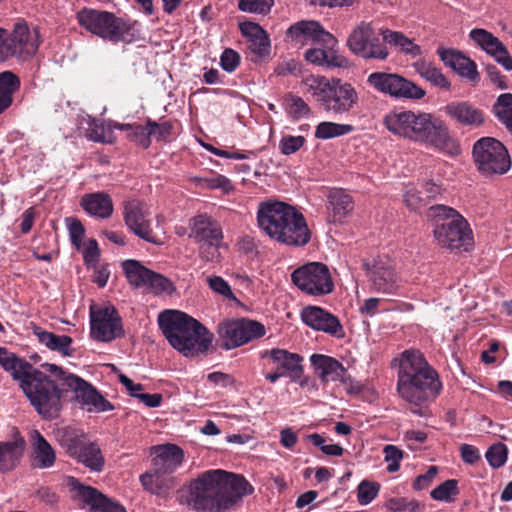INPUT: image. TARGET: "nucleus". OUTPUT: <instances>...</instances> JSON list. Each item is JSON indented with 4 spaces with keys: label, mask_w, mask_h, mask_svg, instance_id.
Here are the masks:
<instances>
[{
    "label": "nucleus",
    "mask_w": 512,
    "mask_h": 512,
    "mask_svg": "<svg viewBox=\"0 0 512 512\" xmlns=\"http://www.w3.org/2000/svg\"><path fill=\"white\" fill-rule=\"evenodd\" d=\"M90 336L103 343L125 336L122 319L114 306L90 307Z\"/></svg>",
    "instance_id": "nucleus-15"
},
{
    "label": "nucleus",
    "mask_w": 512,
    "mask_h": 512,
    "mask_svg": "<svg viewBox=\"0 0 512 512\" xmlns=\"http://www.w3.org/2000/svg\"><path fill=\"white\" fill-rule=\"evenodd\" d=\"M86 136L89 140L99 143H113V128L101 121H93L87 129Z\"/></svg>",
    "instance_id": "nucleus-44"
},
{
    "label": "nucleus",
    "mask_w": 512,
    "mask_h": 512,
    "mask_svg": "<svg viewBox=\"0 0 512 512\" xmlns=\"http://www.w3.org/2000/svg\"><path fill=\"white\" fill-rule=\"evenodd\" d=\"M207 283L214 292L224 296L229 300H236L230 285L220 276H211L207 278Z\"/></svg>",
    "instance_id": "nucleus-56"
},
{
    "label": "nucleus",
    "mask_w": 512,
    "mask_h": 512,
    "mask_svg": "<svg viewBox=\"0 0 512 512\" xmlns=\"http://www.w3.org/2000/svg\"><path fill=\"white\" fill-rule=\"evenodd\" d=\"M396 362L399 396L411 405L414 414L427 416L428 404L434 401L442 390L438 372L417 349L403 351L393 360V364Z\"/></svg>",
    "instance_id": "nucleus-2"
},
{
    "label": "nucleus",
    "mask_w": 512,
    "mask_h": 512,
    "mask_svg": "<svg viewBox=\"0 0 512 512\" xmlns=\"http://www.w3.org/2000/svg\"><path fill=\"white\" fill-rule=\"evenodd\" d=\"M306 439L328 456H342L344 449L338 444H325V439L318 433L307 435Z\"/></svg>",
    "instance_id": "nucleus-51"
},
{
    "label": "nucleus",
    "mask_w": 512,
    "mask_h": 512,
    "mask_svg": "<svg viewBox=\"0 0 512 512\" xmlns=\"http://www.w3.org/2000/svg\"><path fill=\"white\" fill-rule=\"evenodd\" d=\"M147 123L149 128L148 134H150V139L154 137L158 142L170 141L174 127L171 121L156 122L148 118Z\"/></svg>",
    "instance_id": "nucleus-46"
},
{
    "label": "nucleus",
    "mask_w": 512,
    "mask_h": 512,
    "mask_svg": "<svg viewBox=\"0 0 512 512\" xmlns=\"http://www.w3.org/2000/svg\"><path fill=\"white\" fill-rule=\"evenodd\" d=\"M437 54L441 61L460 77L465 78L472 86H477L481 80L477 64L468 56L456 49L439 47Z\"/></svg>",
    "instance_id": "nucleus-24"
},
{
    "label": "nucleus",
    "mask_w": 512,
    "mask_h": 512,
    "mask_svg": "<svg viewBox=\"0 0 512 512\" xmlns=\"http://www.w3.org/2000/svg\"><path fill=\"white\" fill-rule=\"evenodd\" d=\"M484 70L493 85L502 90L508 88L506 77L501 74L494 64H486Z\"/></svg>",
    "instance_id": "nucleus-61"
},
{
    "label": "nucleus",
    "mask_w": 512,
    "mask_h": 512,
    "mask_svg": "<svg viewBox=\"0 0 512 512\" xmlns=\"http://www.w3.org/2000/svg\"><path fill=\"white\" fill-rule=\"evenodd\" d=\"M370 287L374 292L386 295H400L401 279L394 267L383 261H377L368 270Z\"/></svg>",
    "instance_id": "nucleus-23"
},
{
    "label": "nucleus",
    "mask_w": 512,
    "mask_h": 512,
    "mask_svg": "<svg viewBox=\"0 0 512 512\" xmlns=\"http://www.w3.org/2000/svg\"><path fill=\"white\" fill-rule=\"evenodd\" d=\"M239 64V54L231 48H226L220 57V65L222 69L226 72L231 73L236 70Z\"/></svg>",
    "instance_id": "nucleus-59"
},
{
    "label": "nucleus",
    "mask_w": 512,
    "mask_h": 512,
    "mask_svg": "<svg viewBox=\"0 0 512 512\" xmlns=\"http://www.w3.org/2000/svg\"><path fill=\"white\" fill-rule=\"evenodd\" d=\"M492 112L512 134V93L500 94L492 106Z\"/></svg>",
    "instance_id": "nucleus-39"
},
{
    "label": "nucleus",
    "mask_w": 512,
    "mask_h": 512,
    "mask_svg": "<svg viewBox=\"0 0 512 512\" xmlns=\"http://www.w3.org/2000/svg\"><path fill=\"white\" fill-rule=\"evenodd\" d=\"M354 130L349 124H338L334 122H321L316 126L315 137L317 139H331L343 135H347Z\"/></svg>",
    "instance_id": "nucleus-43"
},
{
    "label": "nucleus",
    "mask_w": 512,
    "mask_h": 512,
    "mask_svg": "<svg viewBox=\"0 0 512 512\" xmlns=\"http://www.w3.org/2000/svg\"><path fill=\"white\" fill-rule=\"evenodd\" d=\"M462 460L470 465L475 464L481 458L478 448L470 444H462L460 446Z\"/></svg>",
    "instance_id": "nucleus-64"
},
{
    "label": "nucleus",
    "mask_w": 512,
    "mask_h": 512,
    "mask_svg": "<svg viewBox=\"0 0 512 512\" xmlns=\"http://www.w3.org/2000/svg\"><path fill=\"white\" fill-rule=\"evenodd\" d=\"M158 324L169 344L186 357L206 353L213 334L198 320L179 310H165Z\"/></svg>",
    "instance_id": "nucleus-7"
},
{
    "label": "nucleus",
    "mask_w": 512,
    "mask_h": 512,
    "mask_svg": "<svg viewBox=\"0 0 512 512\" xmlns=\"http://www.w3.org/2000/svg\"><path fill=\"white\" fill-rule=\"evenodd\" d=\"M123 270L127 277L128 282L136 288H145L150 269L143 266L137 260H126L123 263Z\"/></svg>",
    "instance_id": "nucleus-40"
},
{
    "label": "nucleus",
    "mask_w": 512,
    "mask_h": 512,
    "mask_svg": "<svg viewBox=\"0 0 512 512\" xmlns=\"http://www.w3.org/2000/svg\"><path fill=\"white\" fill-rule=\"evenodd\" d=\"M445 114L457 124L479 127L485 122L483 110L469 101H452L443 107Z\"/></svg>",
    "instance_id": "nucleus-27"
},
{
    "label": "nucleus",
    "mask_w": 512,
    "mask_h": 512,
    "mask_svg": "<svg viewBox=\"0 0 512 512\" xmlns=\"http://www.w3.org/2000/svg\"><path fill=\"white\" fill-rule=\"evenodd\" d=\"M253 492V486L242 475L208 470L190 484L189 503L197 511L222 512Z\"/></svg>",
    "instance_id": "nucleus-3"
},
{
    "label": "nucleus",
    "mask_w": 512,
    "mask_h": 512,
    "mask_svg": "<svg viewBox=\"0 0 512 512\" xmlns=\"http://www.w3.org/2000/svg\"><path fill=\"white\" fill-rule=\"evenodd\" d=\"M124 223L127 228L144 241L162 245V240L153 232L146 205L137 199L125 201L123 208Z\"/></svg>",
    "instance_id": "nucleus-19"
},
{
    "label": "nucleus",
    "mask_w": 512,
    "mask_h": 512,
    "mask_svg": "<svg viewBox=\"0 0 512 512\" xmlns=\"http://www.w3.org/2000/svg\"><path fill=\"white\" fill-rule=\"evenodd\" d=\"M426 218L433 226V236L439 247L467 250L473 245V232L468 221L454 208L433 205L427 209Z\"/></svg>",
    "instance_id": "nucleus-8"
},
{
    "label": "nucleus",
    "mask_w": 512,
    "mask_h": 512,
    "mask_svg": "<svg viewBox=\"0 0 512 512\" xmlns=\"http://www.w3.org/2000/svg\"><path fill=\"white\" fill-rule=\"evenodd\" d=\"M310 362L322 382L341 380L346 373L342 363L331 356L313 354L310 357Z\"/></svg>",
    "instance_id": "nucleus-33"
},
{
    "label": "nucleus",
    "mask_w": 512,
    "mask_h": 512,
    "mask_svg": "<svg viewBox=\"0 0 512 512\" xmlns=\"http://www.w3.org/2000/svg\"><path fill=\"white\" fill-rule=\"evenodd\" d=\"M33 334L37 337L38 341L45 345L52 351H57L63 356H72L74 350L71 349L73 342L72 338L68 335H56L52 332L46 331L39 326H34Z\"/></svg>",
    "instance_id": "nucleus-35"
},
{
    "label": "nucleus",
    "mask_w": 512,
    "mask_h": 512,
    "mask_svg": "<svg viewBox=\"0 0 512 512\" xmlns=\"http://www.w3.org/2000/svg\"><path fill=\"white\" fill-rule=\"evenodd\" d=\"M40 45L39 32L30 30L25 22L14 25L12 32L0 28V61L17 57L29 59L37 52Z\"/></svg>",
    "instance_id": "nucleus-11"
},
{
    "label": "nucleus",
    "mask_w": 512,
    "mask_h": 512,
    "mask_svg": "<svg viewBox=\"0 0 512 512\" xmlns=\"http://www.w3.org/2000/svg\"><path fill=\"white\" fill-rule=\"evenodd\" d=\"M367 83L378 92L395 98L419 100L426 95L420 86L394 73L373 72L367 77Z\"/></svg>",
    "instance_id": "nucleus-17"
},
{
    "label": "nucleus",
    "mask_w": 512,
    "mask_h": 512,
    "mask_svg": "<svg viewBox=\"0 0 512 512\" xmlns=\"http://www.w3.org/2000/svg\"><path fill=\"white\" fill-rule=\"evenodd\" d=\"M0 366L20 382L24 394L44 420H53L60 415L68 392H72V399L87 407L88 411L105 412L114 409L112 403L91 383L56 364L43 365L54 375L55 379H52L25 359L0 346Z\"/></svg>",
    "instance_id": "nucleus-1"
},
{
    "label": "nucleus",
    "mask_w": 512,
    "mask_h": 512,
    "mask_svg": "<svg viewBox=\"0 0 512 512\" xmlns=\"http://www.w3.org/2000/svg\"><path fill=\"white\" fill-rule=\"evenodd\" d=\"M31 455L30 463L34 469H48L56 462V452L46 438L38 431L30 434Z\"/></svg>",
    "instance_id": "nucleus-29"
},
{
    "label": "nucleus",
    "mask_w": 512,
    "mask_h": 512,
    "mask_svg": "<svg viewBox=\"0 0 512 512\" xmlns=\"http://www.w3.org/2000/svg\"><path fill=\"white\" fill-rule=\"evenodd\" d=\"M274 6V0H239L238 9L242 12L267 15Z\"/></svg>",
    "instance_id": "nucleus-49"
},
{
    "label": "nucleus",
    "mask_w": 512,
    "mask_h": 512,
    "mask_svg": "<svg viewBox=\"0 0 512 512\" xmlns=\"http://www.w3.org/2000/svg\"><path fill=\"white\" fill-rule=\"evenodd\" d=\"M80 207L89 216L102 220L110 218L114 212L113 200L104 191L84 194L80 199Z\"/></svg>",
    "instance_id": "nucleus-30"
},
{
    "label": "nucleus",
    "mask_w": 512,
    "mask_h": 512,
    "mask_svg": "<svg viewBox=\"0 0 512 512\" xmlns=\"http://www.w3.org/2000/svg\"><path fill=\"white\" fill-rule=\"evenodd\" d=\"M387 506L395 512H417L419 510V503L407 498H391Z\"/></svg>",
    "instance_id": "nucleus-58"
},
{
    "label": "nucleus",
    "mask_w": 512,
    "mask_h": 512,
    "mask_svg": "<svg viewBox=\"0 0 512 512\" xmlns=\"http://www.w3.org/2000/svg\"><path fill=\"white\" fill-rule=\"evenodd\" d=\"M66 220L69 221L68 230L71 243L79 249L85 235L84 226L77 218H67Z\"/></svg>",
    "instance_id": "nucleus-57"
},
{
    "label": "nucleus",
    "mask_w": 512,
    "mask_h": 512,
    "mask_svg": "<svg viewBox=\"0 0 512 512\" xmlns=\"http://www.w3.org/2000/svg\"><path fill=\"white\" fill-rule=\"evenodd\" d=\"M414 66L419 75L429 81L432 85L446 91L450 90L451 83L442 73L441 69L426 61H418Z\"/></svg>",
    "instance_id": "nucleus-38"
},
{
    "label": "nucleus",
    "mask_w": 512,
    "mask_h": 512,
    "mask_svg": "<svg viewBox=\"0 0 512 512\" xmlns=\"http://www.w3.org/2000/svg\"><path fill=\"white\" fill-rule=\"evenodd\" d=\"M26 449V441L16 430L11 441L0 442V474L15 470L21 463Z\"/></svg>",
    "instance_id": "nucleus-28"
},
{
    "label": "nucleus",
    "mask_w": 512,
    "mask_h": 512,
    "mask_svg": "<svg viewBox=\"0 0 512 512\" xmlns=\"http://www.w3.org/2000/svg\"><path fill=\"white\" fill-rule=\"evenodd\" d=\"M60 444L69 456L91 470L100 472L103 469L104 458L101 449L97 444L89 442L83 434L67 430L61 437Z\"/></svg>",
    "instance_id": "nucleus-18"
},
{
    "label": "nucleus",
    "mask_w": 512,
    "mask_h": 512,
    "mask_svg": "<svg viewBox=\"0 0 512 512\" xmlns=\"http://www.w3.org/2000/svg\"><path fill=\"white\" fill-rule=\"evenodd\" d=\"M472 155L477 170L484 176L502 175L511 168L506 147L495 138L483 137L477 140Z\"/></svg>",
    "instance_id": "nucleus-13"
},
{
    "label": "nucleus",
    "mask_w": 512,
    "mask_h": 512,
    "mask_svg": "<svg viewBox=\"0 0 512 512\" xmlns=\"http://www.w3.org/2000/svg\"><path fill=\"white\" fill-rule=\"evenodd\" d=\"M151 465L158 474H173L183 463L184 451L176 444H162L151 448Z\"/></svg>",
    "instance_id": "nucleus-25"
},
{
    "label": "nucleus",
    "mask_w": 512,
    "mask_h": 512,
    "mask_svg": "<svg viewBox=\"0 0 512 512\" xmlns=\"http://www.w3.org/2000/svg\"><path fill=\"white\" fill-rule=\"evenodd\" d=\"M285 111L293 119L305 118L310 114L308 104L299 96L293 93H287L282 101Z\"/></svg>",
    "instance_id": "nucleus-42"
},
{
    "label": "nucleus",
    "mask_w": 512,
    "mask_h": 512,
    "mask_svg": "<svg viewBox=\"0 0 512 512\" xmlns=\"http://www.w3.org/2000/svg\"><path fill=\"white\" fill-rule=\"evenodd\" d=\"M67 486L76 492V497L90 506L91 512H127L122 505L113 502L96 488L81 484L75 477L67 478Z\"/></svg>",
    "instance_id": "nucleus-22"
},
{
    "label": "nucleus",
    "mask_w": 512,
    "mask_h": 512,
    "mask_svg": "<svg viewBox=\"0 0 512 512\" xmlns=\"http://www.w3.org/2000/svg\"><path fill=\"white\" fill-rule=\"evenodd\" d=\"M247 48L257 59L269 55L271 44L268 34L266 33L256 39L247 41Z\"/></svg>",
    "instance_id": "nucleus-52"
},
{
    "label": "nucleus",
    "mask_w": 512,
    "mask_h": 512,
    "mask_svg": "<svg viewBox=\"0 0 512 512\" xmlns=\"http://www.w3.org/2000/svg\"><path fill=\"white\" fill-rule=\"evenodd\" d=\"M327 209L331 210L334 223H342L353 211L354 202L352 197L344 190L334 189L328 194Z\"/></svg>",
    "instance_id": "nucleus-34"
},
{
    "label": "nucleus",
    "mask_w": 512,
    "mask_h": 512,
    "mask_svg": "<svg viewBox=\"0 0 512 512\" xmlns=\"http://www.w3.org/2000/svg\"><path fill=\"white\" fill-rule=\"evenodd\" d=\"M385 461L388 462L387 471L396 472L400 468V461L404 452L394 445H386L383 449Z\"/></svg>",
    "instance_id": "nucleus-55"
},
{
    "label": "nucleus",
    "mask_w": 512,
    "mask_h": 512,
    "mask_svg": "<svg viewBox=\"0 0 512 512\" xmlns=\"http://www.w3.org/2000/svg\"><path fill=\"white\" fill-rule=\"evenodd\" d=\"M313 96L326 111L335 114L349 113L359 102V96L354 86L339 78L331 80L322 78L314 89Z\"/></svg>",
    "instance_id": "nucleus-10"
},
{
    "label": "nucleus",
    "mask_w": 512,
    "mask_h": 512,
    "mask_svg": "<svg viewBox=\"0 0 512 512\" xmlns=\"http://www.w3.org/2000/svg\"><path fill=\"white\" fill-rule=\"evenodd\" d=\"M113 127L116 129L122 130V131H127L128 132L127 137L129 138V140L136 143L143 149H147L150 147L151 139H150V134H148L149 128H148L147 122L145 125L136 124V123H133V124L115 123Z\"/></svg>",
    "instance_id": "nucleus-41"
},
{
    "label": "nucleus",
    "mask_w": 512,
    "mask_h": 512,
    "mask_svg": "<svg viewBox=\"0 0 512 512\" xmlns=\"http://www.w3.org/2000/svg\"><path fill=\"white\" fill-rule=\"evenodd\" d=\"M148 279L149 280H147L145 289L151 291L154 294L158 295L163 292L170 294L174 290L173 283L168 278L152 270Z\"/></svg>",
    "instance_id": "nucleus-48"
},
{
    "label": "nucleus",
    "mask_w": 512,
    "mask_h": 512,
    "mask_svg": "<svg viewBox=\"0 0 512 512\" xmlns=\"http://www.w3.org/2000/svg\"><path fill=\"white\" fill-rule=\"evenodd\" d=\"M286 36L295 45H307L309 43H326L337 45V39L322 25L313 20H302L292 24L286 31Z\"/></svg>",
    "instance_id": "nucleus-20"
},
{
    "label": "nucleus",
    "mask_w": 512,
    "mask_h": 512,
    "mask_svg": "<svg viewBox=\"0 0 512 512\" xmlns=\"http://www.w3.org/2000/svg\"><path fill=\"white\" fill-rule=\"evenodd\" d=\"M437 473H438V467L434 466V465L430 466L428 468V470L426 471V473L417 476V478L415 479V481L413 483V488L415 490L425 489L426 487H428L431 484L432 480L435 478Z\"/></svg>",
    "instance_id": "nucleus-62"
},
{
    "label": "nucleus",
    "mask_w": 512,
    "mask_h": 512,
    "mask_svg": "<svg viewBox=\"0 0 512 512\" xmlns=\"http://www.w3.org/2000/svg\"><path fill=\"white\" fill-rule=\"evenodd\" d=\"M384 124L395 135L425 143L438 150L451 152L456 147L447 125L429 113L392 111L384 117Z\"/></svg>",
    "instance_id": "nucleus-5"
},
{
    "label": "nucleus",
    "mask_w": 512,
    "mask_h": 512,
    "mask_svg": "<svg viewBox=\"0 0 512 512\" xmlns=\"http://www.w3.org/2000/svg\"><path fill=\"white\" fill-rule=\"evenodd\" d=\"M257 223L271 239L287 246L302 247L311 239L303 214L281 201L259 203Z\"/></svg>",
    "instance_id": "nucleus-4"
},
{
    "label": "nucleus",
    "mask_w": 512,
    "mask_h": 512,
    "mask_svg": "<svg viewBox=\"0 0 512 512\" xmlns=\"http://www.w3.org/2000/svg\"><path fill=\"white\" fill-rule=\"evenodd\" d=\"M190 237L196 243L222 241L223 232L218 221L207 214H199L192 219Z\"/></svg>",
    "instance_id": "nucleus-31"
},
{
    "label": "nucleus",
    "mask_w": 512,
    "mask_h": 512,
    "mask_svg": "<svg viewBox=\"0 0 512 512\" xmlns=\"http://www.w3.org/2000/svg\"><path fill=\"white\" fill-rule=\"evenodd\" d=\"M469 36L482 50L491 55L498 64L507 71H512V57L505 45L491 32L482 28H475L470 31Z\"/></svg>",
    "instance_id": "nucleus-26"
},
{
    "label": "nucleus",
    "mask_w": 512,
    "mask_h": 512,
    "mask_svg": "<svg viewBox=\"0 0 512 512\" xmlns=\"http://www.w3.org/2000/svg\"><path fill=\"white\" fill-rule=\"evenodd\" d=\"M306 139L303 136H283L279 143V149L283 155H291L296 153L304 146Z\"/></svg>",
    "instance_id": "nucleus-54"
},
{
    "label": "nucleus",
    "mask_w": 512,
    "mask_h": 512,
    "mask_svg": "<svg viewBox=\"0 0 512 512\" xmlns=\"http://www.w3.org/2000/svg\"><path fill=\"white\" fill-rule=\"evenodd\" d=\"M260 358L264 361L265 379L269 383H276L281 377H288L291 382H300L303 373L304 358L298 354L282 348H272L261 351Z\"/></svg>",
    "instance_id": "nucleus-12"
},
{
    "label": "nucleus",
    "mask_w": 512,
    "mask_h": 512,
    "mask_svg": "<svg viewBox=\"0 0 512 512\" xmlns=\"http://www.w3.org/2000/svg\"><path fill=\"white\" fill-rule=\"evenodd\" d=\"M421 194L422 192L415 188H409L406 190L404 194V201L410 210L416 211L423 205V198Z\"/></svg>",
    "instance_id": "nucleus-63"
},
{
    "label": "nucleus",
    "mask_w": 512,
    "mask_h": 512,
    "mask_svg": "<svg viewBox=\"0 0 512 512\" xmlns=\"http://www.w3.org/2000/svg\"><path fill=\"white\" fill-rule=\"evenodd\" d=\"M387 44L413 57L422 53L421 47L402 32L388 28L376 31L371 23L365 21L356 25L347 38L351 53L364 60L385 61L390 55Z\"/></svg>",
    "instance_id": "nucleus-6"
},
{
    "label": "nucleus",
    "mask_w": 512,
    "mask_h": 512,
    "mask_svg": "<svg viewBox=\"0 0 512 512\" xmlns=\"http://www.w3.org/2000/svg\"><path fill=\"white\" fill-rule=\"evenodd\" d=\"M239 30L241 34L247 38V41L256 39L266 34V31L259 24L251 21L239 23Z\"/></svg>",
    "instance_id": "nucleus-60"
},
{
    "label": "nucleus",
    "mask_w": 512,
    "mask_h": 512,
    "mask_svg": "<svg viewBox=\"0 0 512 512\" xmlns=\"http://www.w3.org/2000/svg\"><path fill=\"white\" fill-rule=\"evenodd\" d=\"M222 241L199 242V255L206 262H219L220 244Z\"/></svg>",
    "instance_id": "nucleus-53"
},
{
    "label": "nucleus",
    "mask_w": 512,
    "mask_h": 512,
    "mask_svg": "<svg viewBox=\"0 0 512 512\" xmlns=\"http://www.w3.org/2000/svg\"><path fill=\"white\" fill-rule=\"evenodd\" d=\"M76 20L88 33L114 44L131 43L139 37L136 21L106 10L84 7L76 13Z\"/></svg>",
    "instance_id": "nucleus-9"
},
{
    "label": "nucleus",
    "mask_w": 512,
    "mask_h": 512,
    "mask_svg": "<svg viewBox=\"0 0 512 512\" xmlns=\"http://www.w3.org/2000/svg\"><path fill=\"white\" fill-rule=\"evenodd\" d=\"M301 320L310 328L329 334L335 338L345 337V331L339 318L319 306H306L302 309Z\"/></svg>",
    "instance_id": "nucleus-21"
},
{
    "label": "nucleus",
    "mask_w": 512,
    "mask_h": 512,
    "mask_svg": "<svg viewBox=\"0 0 512 512\" xmlns=\"http://www.w3.org/2000/svg\"><path fill=\"white\" fill-rule=\"evenodd\" d=\"M166 474H158L153 468L140 476V482L146 491L165 497L173 488V478H165Z\"/></svg>",
    "instance_id": "nucleus-37"
},
{
    "label": "nucleus",
    "mask_w": 512,
    "mask_h": 512,
    "mask_svg": "<svg viewBox=\"0 0 512 512\" xmlns=\"http://www.w3.org/2000/svg\"><path fill=\"white\" fill-rule=\"evenodd\" d=\"M380 485L377 482L363 480L357 488V499L361 505H367L378 495Z\"/></svg>",
    "instance_id": "nucleus-50"
},
{
    "label": "nucleus",
    "mask_w": 512,
    "mask_h": 512,
    "mask_svg": "<svg viewBox=\"0 0 512 512\" xmlns=\"http://www.w3.org/2000/svg\"><path fill=\"white\" fill-rule=\"evenodd\" d=\"M485 458L492 468H501L507 461L508 448L503 443L493 444L486 451Z\"/></svg>",
    "instance_id": "nucleus-47"
},
{
    "label": "nucleus",
    "mask_w": 512,
    "mask_h": 512,
    "mask_svg": "<svg viewBox=\"0 0 512 512\" xmlns=\"http://www.w3.org/2000/svg\"><path fill=\"white\" fill-rule=\"evenodd\" d=\"M460 493L458 487V481L456 479H448L435 487L430 496L436 501L452 502L453 497Z\"/></svg>",
    "instance_id": "nucleus-45"
},
{
    "label": "nucleus",
    "mask_w": 512,
    "mask_h": 512,
    "mask_svg": "<svg viewBox=\"0 0 512 512\" xmlns=\"http://www.w3.org/2000/svg\"><path fill=\"white\" fill-rule=\"evenodd\" d=\"M291 280L299 290L311 296H324L334 290L329 268L320 262H310L295 269Z\"/></svg>",
    "instance_id": "nucleus-14"
},
{
    "label": "nucleus",
    "mask_w": 512,
    "mask_h": 512,
    "mask_svg": "<svg viewBox=\"0 0 512 512\" xmlns=\"http://www.w3.org/2000/svg\"><path fill=\"white\" fill-rule=\"evenodd\" d=\"M218 333L222 339V348L230 350L263 337L266 334V329L260 322L237 319L220 324Z\"/></svg>",
    "instance_id": "nucleus-16"
},
{
    "label": "nucleus",
    "mask_w": 512,
    "mask_h": 512,
    "mask_svg": "<svg viewBox=\"0 0 512 512\" xmlns=\"http://www.w3.org/2000/svg\"><path fill=\"white\" fill-rule=\"evenodd\" d=\"M318 47L310 48L305 51L304 58L311 64L322 67H347L346 57L337 53L334 49L336 45H327L326 43H316Z\"/></svg>",
    "instance_id": "nucleus-32"
},
{
    "label": "nucleus",
    "mask_w": 512,
    "mask_h": 512,
    "mask_svg": "<svg viewBox=\"0 0 512 512\" xmlns=\"http://www.w3.org/2000/svg\"><path fill=\"white\" fill-rule=\"evenodd\" d=\"M20 87V78L14 72H0V114L13 104V96Z\"/></svg>",
    "instance_id": "nucleus-36"
}]
</instances>
